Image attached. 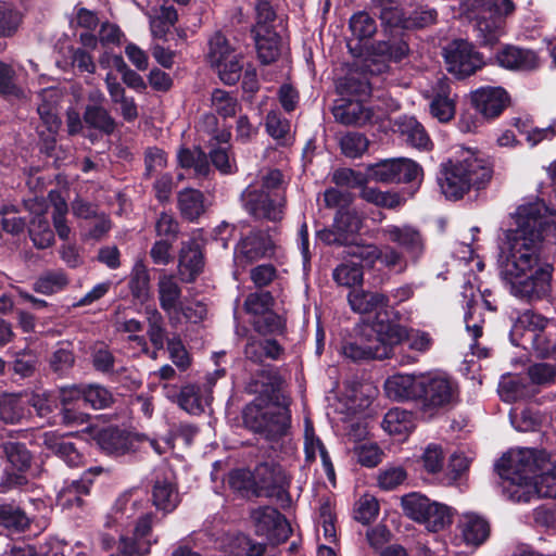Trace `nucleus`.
Returning <instances> with one entry per match:
<instances>
[{"label": "nucleus", "mask_w": 556, "mask_h": 556, "mask_svg": "<svg viewBox=\"0 0 556 556\" xmlns=\"http://www.w3.org/2000/svg\"><path fill=\"white\" fill-rule=\"evenodd\" d=\"M392 243L397 244L412 264H417L426 251V239L421 231L409 224L389 225L382 229Z\"/></svg>", "instance_id": "15"}, {"label": "nucleus", "mask_w": 556, "mask_h": 556, "mask_svg": "<svg viewBox=\"0 0 556 556\" xmlns=\"http://www.w3.org/2000/svg\"><path fill=\"white\" fill-rule=\"evenodd\" d=\"M446 70L457 78H466L484 65L482 55L464 39L450 42L443 49Z\"/></svg>", "instance_id": "12"}, {"label": "nucleus", "mask_w": 556, "mask_h": 556, "mask_svg": "<svg viewBox=\"0 0 556 556\" xmlns=\"http://www.w3.org/2000/svg\"><path fill=\"white\" fill-rule=\"evenodd\" d=\"M421 167L409 159L382 160L367 166L368 178L381 184H408L418 180Z\"/></svg>", "instance_id": "11"}, {"label": "nucleus", "mask_w": 556, "mask_h": 556, "mask_svg": "<svg viewBox=\"0 0 556 556\" xmlns=\"http://www.w3.org/2000/svg\"><path fill=\"white\" fill-rule=\"evenodd\" d=\"M83 118L89 128L111 135L116 129V122L103 105H86Z\"/></svg>", "instance_id": "37"}, {"label": "nucleus", "mask_w": 556, "mask_h": 556, "mask_svg": "<svg viewBox=\"0 0 556 556\" xmlns=\"http://www.w3.org/2000/svg\"><path fill=\"white\" fill-rule=\"evenodd\" d=\"M337 122L346 126H364L371 121L372 112L359 101H343L332 109Z\"/></svg>", "instance_id": "28"}, {"label": "nucleus", "mask_w": 556, "mask_h": 556, "mask_svg": "<svg viewBox=\"0 0 556 556\" xmlns=\"http://www.w3.org/2000/svg\"><path fill=\"white\" fill-rule=\"evenodd\" d=\"M83 400L94 409H104L114 402L112 392L101 384L83 386Z\"/></svg>", "instance_id": "54"}, {"label": "nucleus", "mask_w": 556, "mask_h": 556, "mask_svg": "<svg viewBox=\"0 0 556 556\" xmlns=\"http://www.w3.org/2000/svg\"><path fill=\"white\" fill-rule=\"evenodd\" d=\"M274 251L270 236L261 230H253L236 245L235 260L239 265H248L266 257Z\"/></svg>", "instance_id": "17"}, {"label": "nucleus", "mask_w": 556, "mask_h": 556, "mask_svg": "<svg viewBox=\"0 0 556 556\" xmlns=\"http://www.w3.org/2000/svg\"><path fill=\"white\" fill-rule=\"evenodd\" d=\"M42 445L70 467H79L84 464V456L75 444L65 440L61 434L53 431L45 432L42 434Z\"/></svg>", "instance_id": "26"}, {"label": "nucleus", "mask_w": 556, "mask_h": 556, "mask_svg": "<svg viewBox=\"0 0 556 556\" xmlns=\"http://www.w3.org/2000/svg\"><path fill=\"white\" fill-rule=\"evenodd\" d=\"M274 305V298L270 292H253L244 300L243 308L248 314L262 316L270 312Z\"/></svg>", "instance_id": "58"}, {"label": "nucleus", "mask_w": 556, "mask_h": 556, "mask_svg": "<svg viewBox=\"0 0 556 556\" xmlns=\"http://www.w3.org/2000/svg\"><path fill=\"white\" fill-rule=\"evenodd\" d=\"M419 408L429 416L453 405L457 399V384L445 375L421 376Z\"/></svg>", "instance_id": "6"}, {"label": "nucleus", "mask_w": 556, "mask_h": 556, "mask_svg": "<svg viewBox=\"0 0 556 556\" xmlns=\"http://www.w3.org/2000/svg\"><path fill=\"white\" fill-rule=\"evenodd\" d=\"M152 502L159 510L173 511L180 502L176 484L167 479L156 480L152 488Z\"/></svg>", "instance_id": "32"}, {"label": "nucleus", "mask_w": 556, "mask_h": 556, "mask_svg": "<svg viewBox=\"0 0 556 556\" xmlns=\"http://www.w3.org/2000/svg\"><path fill=\"white\" fill-rule=\"evenodd\" d=\"M492 167L475 152L462 149L441 164L439 185L450 200L462 199L471 188H481L492 178Z\"/></svg>", "instance_id": "2"}, {"label": "nucleus", "mask_w": 556, "mask_h": 556, "mask_svg": "<svg viewBox=\"0 0 556 556\" xmlns=\"http://www.w3.org/2000/svg\"><path fill=\"white\" fill-rule=\"evenodd\" d=\"M90 361L94 370L110 375L114 371L115 356L103 342H96L90 346Z\"/></svg>", "instance_id": "51"}, {"label": "nucleus", "mask_w": 556, "mask_h": 556, "mask_svg": "<svg viewBox=\"0 0 556 556\" xmlns=\"http://www.w3.org/2000/svg\"><path fill=\"white\" fill-rule=\"evenodd\" d=\"M251 520L254 531L260 536H265L274 545L286 542L292 529L286 517L271 506H262L251 511Z\"/></svg>", "instance_id": "14"}, {"label": "nucleus", "mask_w": 556, "mask_h": 556, "mask_svg": "<svg viewBox=\"0 0 556 556\" xmlns=\"http://www.w3.org/2000/svg\"><path fill=\"white\" fill-rule=\"evenodd\" d=\"M377 331L387 338L388 344L393 348V356H395V346L403 340L408 341V346L418 352H427L432 345V338L428 332L421 330H412L407 332L404 327L397 324L388 323L380 325Z\"/></svg>", "instance_id": "22"}, {"label": "nucleus", "mask_w": 556, "mask_h": 556, "mask_svg": "<svg viewBox=\"0 0 556 556\" xmlns=\"http://www.w3.org/2000/svg\"><path fill=\"white\" fill-rule=\"evenodd\" d=\"M383 428L391 434L408 433L413 429L412 414L399 408L390 409L383 419Z\"/></svg>", "instance_id": "52"}, {"label": "nucleus", "mask_w": 556, "mask_h": 556, "mask_svg": "<svg viewBox=\"0 0 556 556\" xmlns=\"http://www.w3.org/2000/svg\"><path fill=\"white\" fill-rule=\"evenodd\" d=\"M90 494V488L86 480H74L65 485L58 493V505L63 509L85 510L88 506L87 497Z\"/></svg>", "instance_id": "29"}, {"label": "nucleus", "mask_w": 556, "mask_h": 556, "mask_svg": "<svg viewBox=\"0 0 556 556\" xmlns=\"http://www.w3.org/2000/svg\"><path fill=\"white\" fill-rule=\"evenodd\" d=\"M350 29L357 39H368L376 34L377 23L367 12L359 11L350 18Z\"/></svg>", "instance_id": "56"}, {"label": "nucleus", "mask_w": 556, "mask_h": 556, "mask_svg": "<svg viewBox=\"0 0 556 556\" xmlns=\"http://www.w3.org/2000/svg\"><path fill=\"white\" fill-rule=\"evenodd\" d=\"M228 483L233 491L242 495L263 496L257 490L256 471L252 473L249 469H236L229 473Z\"/></svg>", "instance_id": "43"}, {"label": "nucleus", "mask_w": 556, "mask_h": 556, "mask_svg": "<svg viewBox=\"0 0 556 556\" xmlns=\"http://www.w3.org/2000/svg\"><path fill=\"white\" fill-rule=\"evenodd\" d=\"M409 48L404 40L379 41L372 47V55L366 60V68L371 75L389 71V61L399 62L408 54Z\"/></svg>", "instance_id": "19"}, {"label": "nucleus", "mask_w": 556, "mask_h": 556, "mask_svg": "<svg viewBox=\"0 0 556 556\" xmlns=\"http://www.w3.org/2000/svg\"><path fill=\"white\" fill-rule=\"evenodd\" d=\"M359 195L366 202L388 210L397 208L405 203V199L399 192L381 191L374 187L365 186Z\"/></svg>", "instance_id": "41"}, {"label": "nucleus", "mask_w": 556, "mask_h": 556, "mask_svg": "<svg viewBox=\"0 0 556 556\" xmlns=\"http://www.w3.org/2000/svg\"><path fill=\"white\" fill-rule=\"evenodd\" d=\"M282 348L276 340L250 339L245 345V357L254 363H262L265 358L277 359Z\"/></svg>", "instance_id": "39"}, {"label": "nucleus", "mask_w": 556, "mask_h": 556, "mask_svg": "<svg viewBox=\"0 0 556 556\" xmlns=\"http://www.w3.org/2000/svg\"><path fill=\"white\" fill-rule=\"evenodd\" d=\"M206 59L217 70L220 80L226 85H235L243 70V54L233 40L220 30L215 31L207 40Z\"/></svg>", "instance_id": "4"}, {"label": "nucleus", "mask_w": 556, "mask_h": 556, "mask_svg": "<svg viewBox=\"0 0 556 556\" xmlns=\"http://www.w3.org/2000/svg\"><path fill=\"white\" fill-rule=\"evenodd\" d=\"M48 199L52 205V220L54 229L61 240H67L71 233V228L67 225L66 214L68 206L64 198L58 191H50Z\"/></svg>", "instance_id": "40"}, {"label": "nucleus", "mask_w": 556, "mask_h": 556, "mask_svg": "<svg viewBox=\"0 0 556 556\" xmlns=\"http://www.w3.org/2000/svg\"><path fill=\"white\" fill-rule=\"evenodd\" d=\"M420 386L421 376L399 374L387 379L384 390L387 395L395 401L414 400L418 402Z\"/></svg>", "instance_id": "27"}, {"label": "nucleus", "mask_w": 556, "mask_h": 556, "mask_svg": "<svg viewBox=\"0 0 556 556\" xmlns=\"http://www.w3.org/2000/svg\"><path fill=\"white\" fill-rule=\"evenodd\" d=\"M212 109L224 118L236 115L240 108L235 96L223 89H215L211 96Z\"/></svg>", "instance_id": "55"}, {"label": "nucleus", "mask_w": 556, "mask_h": 556, "mask_svg": "<svg viewBox=\"0 0 556 556\" xmlns=\"http://www.w3.org/2000/svg\"><path fill=\"white\" fill-rule=\"evenodd\" d=\"M476 30L481 45L493 46L504 34V22L498 17H481L476 23Z\"/></svg>", "instance_id": "47"}, {"label": "nucleus", "mask_w": 556, "mask_h": 556, "mask_svg": "<svg viewBox=\"0 0 556 556\" xmlns=\"http://www.w3.org/2000/svg\"><path fill=\"white\" fill-rule=\"evenodd\" d=\"M535 493L541 497H556V468L540 470L534 477Z\"/></svg>", "instance_id": "62"}, {"label": "nucleus", "mask_w": 556, "mask_h": 556, "mask_svg": "<svg viewBox=\"0 0 556 556\" xmlns=\"http://www.w3.org/2000/svg\"><path fill=\"white\" fill-rule=\"evenodd\" d=\"M257 490L263 496H280L289 486V478L285 470L273 464H261L256 467Z\"/></svg>", "instance_id": "23"}, {"label": "nucleus", "mask_w": 556, "mask_h": 556, "mask_svg": "<svg viewBox=\"0 0 556 556\" xmlns=\"http://www.w3.org/2000/svg\"><path fill=\"white\" fill-rule=\"evenodd\" d=\"M470 102L484 119H494L509 106L510 97L502 87H481L470 94Z\"/></svg>", "instance_id": "16"}, {"label": "nucleus", "mask_w": 556, "mask_h": 556, "mask_svg": "<svg viewBox=\"0 0 556 556\" xmlns=\"http://www.w3.org/2000/svg\"><path fill=\"white\" fill-rule=\"evenodd\" d=\"M210 400V395H202L200 387L188 384L181 389L178 403L189 414L199 415L204 412V405L208 404Z\"/></svg>", "instance_id": "42"}, {"label": "nucleus", "mask_w": 556, "mask_h": 556, "mask_svg": "<svg viewBox=\"0 0 556 556\" xmlns=\"http://www.w3.org/2000/svg\"><path fill=\"white\" fill-rule=\"evenodd\" d=\"M253 34L260 61L263 64L275 62L280 55V36L275 30Z\"/></svg>", "instance_id": "36"}, {"label": "nucleus", "mask_w": 556, "mask_h": 556, "mask_svg": "<svg viewBox=\"0 0 556 556\" xmlns=\"http://www.w3.org/2000/svg\"><path fill=\"white\" fill-rule=\"evenodd\" d=\"M401 132L406 138V142L414 148L428 150L431 140L424 126L414 117H406L400 125Z\"/></svg>", "instance_id": "45"}, {"label": "nucleus", "mask_w": 556, "mask_h": 556, "mask_svg": "<svg viewBox=\"0 0 556 556\" xmlns=\"http://www.w3.org/2000/svg\"><path fill=\"white\" fill-rule=\"evenodd\" d=\"M3 455L7 460L20 471H26L31 465V453L25 444L20 442H4L2 444Z\"/></svg>", "instance_id": "48"}, {"label": "nucleus", "mask_w": 556, "mask_h": 556, "mask_svg": "<svg viewBox=\"0 0 556 556\" xmlns=\"http://www.w3.org/2000/svg\"><path fill=\"white\" fill-rule=\"evenodd\" d=\"M496 63L513 72H533L541 65V60L536 51L514 45H506L495 54Z\"/></svg>", "instance_id": "18"}, {"label": "nucleus", "mask_w": 556, "mask_h": 556, "mask_svg": "<svg viewBox=\"0 0 556 556\" xmlns=\"http://www.w3.org/2000/svg\"><path fill=\"white\" fill-rule=\"evenodd\" d=\"M245 211L256 219L279 222L283 217L286 197L281 192H265L249 186L241 194Z\"/></svg>", "instance_id": "10"}, {"label": "nucleus", "mask_w": 556, "mask_h": 556, "mask_svg": "<svg viewBox=\"0 0 556 556\" xmlns=\"http://www.w3.org/2000/svg\"><path fill=\"white\" fill-rule=\"evenodd\" d=\"M380 325L384 324L377 320L374 327L368 329L370 332L375 331L377 336L363 332L346 341L341 348L342 354L354 362L393 357V348L388 344L387 338L377 331Z\"/></svg>", "instance_id": "8"}, {"label": "nucleus", "mask_w": 556, "mask_h": 556, "mask_svg": "<svg viewBox=\"0 0 556 556\" xmlns=\"http://www.w3.org/2000/svg\"><path fill=\"white\" fill-rule=\"evenodd\" d=\"M199 130L210 136V141L215 143H227L231 136L228 129L218 127V119L212 113L202 117L199 123Z\"/></svg>", "instance_id": "63"}, {"label": "nucleus", "mask_w": 556, "mask_h": 556, "mask_svg": "<svg viewBox=\"0 0 556 556\" xmlns=\"http://www.w3.org/2000/svg\"><path fill=\"white\" fill-rule=\"evenodd\" d=\"M178 208L185 219L193 222L198 219L204 212V195L195 189H184L177 195Z\"/></svg>", "instance_id": "33"}, {"label": "nucleus", "mask_w": 556, "mask_h": 556, "mask_svg": "<svg viewBox=\"0 0 556 556\" xmlns=\"http://www.w3.org/2000/svg\"><path fill=\"white\" fill-rule=\"evenodd\" d=\"M555 222L556 214L549 212L541 201L518 207L517 227L506 231L505 240L500 248L498 265L505 280L518 278L544 263L540 260L542 233Z\"/></svg>", "instance_id": "1"}, {"label": "nucleus", "mask_w": 556, "mask_h": 556, "mask_svg": "<svg viewBox=\"0 0 556 556\" xmlns=\"http://www.w3.org/2000/svg\"><path fill=\"white\" fill-rule=\"evenodd\" d=\"M265 125L268 135L280 144H287L290 141V123L279 113L270 111L266 116Z\"/></svg>", "instance_id": "57"}, {"label": "nucleus", "mask_w": 556, "mask_h": 556, "mask_svg": "<svg viewBox=\"0 0 556 556\" xmlns=\"http://www.w3.org/2000/svg\"><path fill=\"white\" fill-rule=\"evenodd\" d=\"M68 285L66 274L61 270H47L42 273L34 282V290L38 293L51 295L63 290Z\"/></svg>", "instance_id": "44"}, {"label": "nucleus", "mask_w": 556, "mask_h": 556, "mask_svg": "<svg viewBox=\"0 0 556 556\" xmlns=\"http://www.w3.org/2000/svg\"><path fill=\"white\" fill-rule=\"evenodd\" d=\"M369 146V140L359 132H348L340 139L342 153L348 157H358L363 155Z\"/></svg>", "instance_id": "59"}, {"label": "nucleus", "mask_w": 556, "mask_h": 556, "mask_svg": "<svg viewBox=\"0 0 556 556\" xmlns=\"http://www.w3.org/2000/svg\"><path fill=\"white\" fill-rule=\"evenodd\" d=\"M430 113L441 123H446L454 117L455 102L451 97V87L447 78H439L430 90Z\"/></svg>", "instance_id": "25"}, {"label": "nucleus", "mask_w": 556, "mask_h": 556, "mask_svg": "<svg viewBox=\"0 0 556 556\" xmlns=\"http://www.w3.org/2000/svg\"><path fill=\"white\" fill-rule=\"evenodd\" d=\"M490 531V523L483 517L476 514L464 515L463 536L468 544H482L489 538Z\"/></svg>", "instance_id": "35"}, {"label": "nucleus", "mask_w": 556, "mask_h": 556, "mask_svg": "<svg viewBox=\"0 0 556 556\" xmlns=\"http://www.w3.org/2000/svg\"><path fill=\"white\" fill-rule=\"evenodd\" d=\"M554 267L549 263H543L528 274H521L518 278H508L510 293L526 301L541 300L551 293Z\"/></svg>", "instance_id": "9"}, {"label": "nucleus", "mask_w": 556, "mask_h": 556, "mask_svg": "<svg viewBox=\"0 0 556 556\" xmlns=\"http://www.w3.org/2000/svg\"><path fill=\"white\" fill-rule=\"evenodd\" d=\"M29 416L22 397L13 393H0V421L4 425H21Z\"/></svg>", "instance_id": "31"}, {"label": "nucleus", "mask_w": 556, "mask_h": 556, "mask_svg": "<svg viewBox=\"0 0 556 556\" xmlns=\"http://www.w3.org/2000/svg\"><path fill=\"white\" fill-rule=\"evenodd\" d=\"M23 22V14L12 3L0 1V38L14 36Z\"/></svg>", "instance_id": "46"}, {"label": "nucleus", "mask_w": 556, "mask_h": 556, "mask_svg": "<svg viewBox=\"0 0 556 556\" xmlns=\"http://www.w3.org/2000/svg\"><path fill=\"white\" fill-rule=\"evenodd\" d=\"M351 309L357 314H369L379 308L387 307L389 299L383 293L354 289L348 294Z\"/></svg>", "instance_id": "30"}, {"label": "nucleus", "mask_w": 556, "mask_h": 556, "mask_svg": "<svg viewBox=\"0 0 556 556\" xmlns=\"http://www.w3.org/2000/svg\"><path fill=\"white\" fill-rule=\"evenodd\" d=\"M140 439L136 434H131L114 427L102 429L97 434V443L106 454L124 455L136 450V443Z\"/></svg>", "instance_id": "24"}, {"label": "nucleus", "mask_w": 556, "mask_h": 556, "mask_svg": "<svg viewBox=\"0 0 556 556\" xmlns=\"http://www.w3.org/2000/svg\"><path fill=\"white\" fill-rule=\"evenodd\" d=\"M30 526L26 513L13 503H0V527L12 532H24Z\"/></svg>", "instance_id": "34"}, {"label": "nucleus", "mask_w": 556, "mask_h": 556, "mask_svg": "<svg viewBox=\"0 0 556 556\" xmlns=\"http://www.w3.org/2000/svg\"><path fill=\"white\" fill-rule=\"evenodd\" d=\"M402 507L406 516L424 523L432 532H438L452 522L451 511L446 505L432 502L417 493L403 496Z\"/></svg>", "instance_id": "7"}, {"label": "nucleus", "mask_w": 556, "mask_h": 556, "mask_svg": "<svg viewBox=\"0 0 556 556\" xmlns=\"http://www.w3.org/2000/svg\"><path fill=\"white\" fill-rule=\"evenodd\" d=\"M204 269V255L195 239L181 242L177 274L181 282L191 283Z\"/></svg>", "instance_id": "21"}, {"label": "nucleus", "mask_w": 556, "mask_h": 556, "mask_svg": "<svg viewBox=\"0 0 556 556\" xmlns=\"http://www.w3.org/2000/svg\"><path fill=\"white\" fill-rule=\"evenodd\" d=\"M534 479H503V494L510 501L517 503H527L531 501L535 493Z\"/></svg>", "instance_id": "38"}, {"label": "nucleus", "mask_w": 556, "mask_h": 556, "mask_svg": "<svg viewBox=\"0 0 556 556\" xmlns=\"http://www.w3.org/2000/svg\"><path fill=\"white\" fill-rule=\"evenodd\" d=\"M363 220L354 210H338L333 222L317 232V238L326 245H339L348 248L353 243L361 229Z\"/></svg>", "instance_id": "13"}, {"label": "nucleus", "mask_w": 556, "mask_h": 556, "mask_svg": "<svg viewBox=\"0 0 556 556\" xmlns=\"http://www.w3.org/2000/svg\"><path fill=\"white\" fill-rule=\"evenodd\" d=\"M518 323L525 328L523 337L526 340L530 339V333L538 334L539 332L554 328L547 318L530 311L525 312L519 317Z\"/></svg>", "instance_id": "64"}, {"label": "nucleus", "mask_w": 556, "mask_h": 556, "mask_svg": "<svg viewBox=\"0 0 556 556\" xmlns=\"http://www.w3.org/2000/svg\"><path fill=\"white\" fill-rule=\"evenodd\" d=\"M276 11L271 3L267 0H257L255 3V25L252 28V33L263 31L273 29V23L276 20Z\"/></svg>", "instance_id": "60"}, {"label": "nucleus", "mask_w": 556, "mask_h": 556, "mask_svg": "<svg viewBox=\"0 0 556 556\" xmlns=\"http://www.w3.org/2000/svg\"><path fill=\"white\" fill-rule=\"evenodd\" d=\"M146 318L148 323L147 334L150 342L156 350L164 348L166 329L164 318L155 307H146Z\"/></svg>", "instance_id": "49"}, {"label": "nucleus", "mask_w": 556, "mask_h": 556, "mask_svg": "<svg viewBox=\"0 0 556 556\" xmlns=\"http://www.w3.org/2000/svg\"><path fill=\"white\" fill-rule=\"evenodd\" d=\"M157 298L161 308L168 316L169 323L179 321L178 307L182 304V289L174 274L162 271L157 278Z\"/></svg>", "instance_id": "20"}, {"label": "nucleus", "mask_w": 556, "mask_h": 556, "mask_svg": "<svg viewBox=\"0 0 556 556\" xmlns=\"http://www.w3.org/2000/svg\"><path fill=\"white\" fill-rule=\"evenodd\" d=\"M345 254L359 260L366 265L372 266L381 256V249L375 243H357L355 240L346 248Z\"/></svg>", "instance_id": "61"}, {"label": "nucleus", "mask_w": 556, "mask_h": 556, "mask_svg": "<svg viewBox=\"0 0 556 556\" xmlns=\"http://www.w3.org/2000/svg\"><path fill=\"white\" fill-rule=\"evenodd\" d=\"M549 467L547 453L534 448L511 450L504 454L495 465L502 479H534L540 470Z\"/></svg>", "instance_id": "5"}, {"label": "nucleus", "mask_w": 556, "mask_h": 556, "mask_svg": "<svg viewBox=\"0 0 556 556\" xmlns=\"http://www.w3.org/2000/svg\"><path fill=\"white\" fill-rule=\"evenodd\" d=\"M262 399H257L244 407L243 424L250 430L275 441L287 434L290 427V410L287 405L269 403L262 406Z\"/></svg>", "instance_id": "3"}, {"label": "nucleus", "mask_w": 556, "mask_h": 556, "mask_svg": "<svg viewBox=\"0 0 556 556\" xmlns=\"http://www.w3.org/2000/svg\"><path fill=\"white\" fill-rule=\"evenodd\" d=\"M30 238L38 249H47L54 243V232L42 215H37L29 227Z\"/></svg>", "instance_id": "53"}, {"label": "nucleus", "mask_w": 556, "mask_h": 556, "mask_svg": "<svg viewBox=\"0 0 556 556\" xmlns=\"http://www.w3.org/2000/svg\"><path fill=\"white\" fill-rule=\"evenodd\" d=\"M363 277V266L355 263H341L332 271L334 282L345 288H353L361 285Z\"/></svg>", "instance_id": "50"}]
</instances>
